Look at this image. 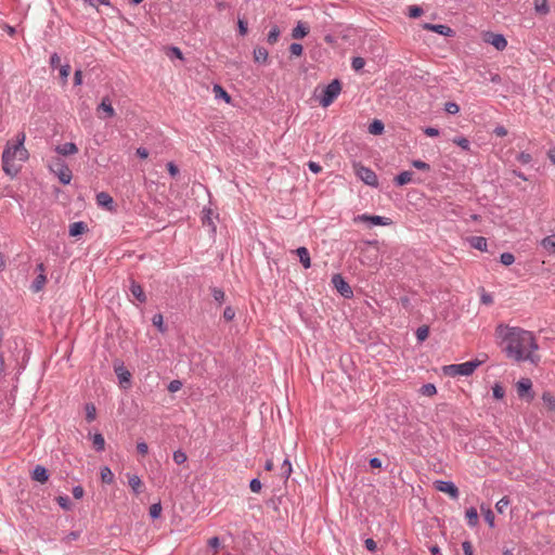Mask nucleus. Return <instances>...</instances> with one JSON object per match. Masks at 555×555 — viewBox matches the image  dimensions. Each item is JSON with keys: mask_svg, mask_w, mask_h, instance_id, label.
<instances>
[{"mask_svg": "<svg viewBox=\"0 0 555 555\" xmlns=\"http://www.w3.org/2000/svg\"><path fill=\"white\" fill-rule=\"evenodd\" d=\"M412 177H413V172L403 171L395 178V181L398 185H404L412 181Z\"/></svg>", "mask_w": 555, "mask_h": 555, "instance_id": "a878e982", "label": "nucleus"}, {"mask_svg": "<svg viewBox=\"0 0 555 555\" xmlns=\"http://www.w3.org/2000/svg\"><path fill=\"white\" fill-rule=\"evenodd\" d=\"M309 26L306 23L299 21L292 30V38L296 40L302 39L309 34Z\"/></svg>", "mask_w": 555, "mask_h": 555, "instance_id": "ddd939ff", "label": "nucleus"}, {"mask_svg": "<svg viewBox=\"0 0 555 555\" xmlns=\"http://www.w3.org/2000/svg\"><path fill=\"white\" fill-rule=\"evenodd\" d=\"M296 254L299 257V261L305 269H309L311 267V259L309 251L306 247H298L296 249Z\"/></svg>", "mask_w": 555, "mask_h": 555, "instance_id": "dca6fc26", "label": "nucleus"}, {"mask_svg": "<svg viewBox=\"0 0 555 555\" xmlns=\"http://www.w3.org/2000/svg\"><path fill=\"white\" fill-rule=\"evenodd\" d=\"M356 173L365 184L372 186L377 185V176L372 169L364 166H357Z\"/></svg>", "mask_w": 555, "mask_h": 555, "instance_id": "1a4fd4ad", "label": "nucleus"}, {"mask_svg": "<svg viewBox=\"0 0 555 555\" xmlns=\"http://www.w3.org/2000/svg\"><path fill=\"white\" fill-rule=\"evenodd\" d=\"M268 51L263 47H257L254 49V60L257 63H266L268 60Z\"/></svg>", "mask_w": 555, "mask_h": 555, "instance_id": "b1692460", "label": "nucleus"}, {"mask_svg": "<svg viewBox=\"0 0 555 555\" xmlns=\"http://www.w3.org/2000/svg\"><path fill=\"white\" fill-rule=\"evenodd\" d=\"M541 245L550 253L555 254V234L544 237Z\"/></svg>", "mask_w": 555, "mask_h": 555, "instance_id": "cd10ccee", "label": "nucleus"}, {"mask_svg": "<svg viewBox=\"0 0 555 555\" xmlns=\"http://www.w3.org/2000/svg\"><path fill=\"white\" fill-rule=\"evenodd\" d=\"M509 499L507 496H504L495 504V508L500 514H502L504 513L505 508L509 505Z\"/></svg>", "mask_w": 555, "mask_h": 555, "instance_id": "c03bdc74", "label": "nucleus"}, {"mask_svg": "<svg viewBox=\"0 0 555 555\" xmlns=\"http://www.w3.org/2000/svg\"><path fill=\"white\" fill-rule=\"evenodd\" d=\"M289 52L294 56H301L302 52H304V48L300 43L294 42L289 46Z\"/></svg>", "mask_w": 555, "mask_h": 555, "instance_id": "de8ad7c7", "label": "nucleus"}, {"mask_svg": "<svg viewBox=\"0 0 555 555\" xmlns=\"http://www.w3.org/2000/svg\"><path fill=\"white\" fill-rule=\"evenodd\" d=\"M496 333L502 338L503 349L509 359L516 362H538L539 358L533 353L538 344L531 332L501 324L496 327Z\"/></svg>", "mask_w": 555, "mask_h": 555, "instance_id": "f257e3e1", "label": "nucleus"}, {"mask_svg": "<svg viewBox=\"0 0 555 555\" xmlns=\"http://www.w3.org/2000/svg\"><path fill=\"white\" fill-rule=\"evenodd\" d=\"M249 488L253 492L258 493L261 490L260 480L257 478H254L249 483Z\"/></svg>", "mask_w": 555, "mask_h": 555, "instance_id": "052dcab7", "label": "nucleus"}, {"mask_svg": "<svg viewBox=\"0 0 555 555\" xmlns=\"http://www.w3.org/2000/svg\"><path fill=\"white\" fill-rule=\"evenodd\" d=\"M60 63H61V57L57 53H53L51 56H50V65L52 68H56L60 66Z\"/></svg>", "mask_w": 555, "mask_h": 555, "instance_id": "0e129e2a", "label": "nucleus"}, {"mask_svg": "<svg viewBox=\"0 0 555 555\" xmlns=\"http://www.w3.org/2000/svg\"><path fill=\"white\" fill-rule=\"evenodd\" d=\"M93 447L96 451H103L105 447V440L104 437L101 434H95L93 436Z\"/></svg>", "mask_w": 555, "mask_h": 555, "instance_id": "473e14b6", "label": "nucleus"}, {"mask_svg": "<svg viewBox=\"0 0 555 555\" xmlns=\"http://www.w3.org/2000/svg\"><path fill=\"white\" fill-rule=\"evenodd\" d=\"M182 387V383L178 379L171 380L168 385V390L170 392H177Z\"/></svg>", "mask_w": 555, "mask_h": 555, "instance_id": "4d7b16f0", "label": "nucleus"}, {"mask_svg": "<svg viewBox=\"0 0 555 555\" xmlns=\"http://www.w3.org/2000/svg\"><path fill=\"white\" fill-rule=\"evenodd\" d=\"M46 283H47L46 274L44 273H39L37 275V278L34 280V282L31 283L30 289L34 293H39L40 291H42V288L44 287Z\"/></svg>", "mask_w": 555, "mask_h": 555, "instance_id": "6ab92c4d", "label": "nucleus"}, {"mask_svg": "<svg viewBox=\"0 0 555 555\" xmlns=\"http://www.w3.org/2000/svg\"><path fill=\"white\" fill-rule=\"evenodd\" d=\"M481 511L483 512L485 520L488 522L490 527L494 526V514L490 508L485 509L483 506H481Z\"/></svg>", "mask_w": 555, "mask_h": 555, "instance_id": "ea45409f", "label": "nucleus"}, {"mask_svg": "<svg viewBox=\"0 0 555 555\" xmlns=\"http://www.w3.org/2000/svg\"><path fill=\"white\" fill-rule=\"evenodd\" d=\"M364 545H365L366 550H369L370 552H375L377 550L376 542L371 538H369L364 541Z\"/></svg>", "mask_w": 555, "mask_h": 555, "instance_id": "e2e57ef3", "label": "nucleus"}, {"mask_svg": "<svg viewBox=\"0 0 555 555\" xmlns=\"http://www.w3.org/2000/svg\"><path fill=\"white\" fill-rule=\"evenodd\" d=\"M55 150L60 155H63V156L73 155L78 152L77 145L73 142H67L63 145H59V146H56Z\"/></svg>", "mask_w": 555, "mask_h": 555, "instance_id": "2eb2a0df", "label": "nucleus"}, {"mask_svg": "<svg viewBox=\"0 0 555 555\" xmlns=\"http://www.w3.org/2000/svg\"><path fill=\"white\" fill-rule=\"evenodd\" d=\"M115 373L119 378L120 384L130 383L131 374L122 365L115 366Z\"/></svg>", "mask_w": 555, "mask_h": 555, "instance_id": "412c9836", "label": "nucleus"}, {"mask_svg": "<svg viewBox=\"0 0 555 555\" xmlns=\"http://www.w3.org/2000/svg\"><path fill=\"white\" fill-rule=\"evenodd\" d=\"M211 295L214 297V299L219 302L220 305L224 301L225 299V294L222 289L218 288V287H211Z\"/></svg>", "mask_w": 555, "mask_h": 555, "instance_id": "f704fd0d", "label": "nucleus"}, {"mask_svg": "<svg viewBox=\"0 0 555 555\" xmlns=\"http://www.w3.org/2000/svg\"><path fill=\"white\" fill-rule=\"evenodd\" d=\"M341 91V85L338 79H334L331 83H328L323 90V95L320 99V104L323 107H327L331 105L334 100L339 95Z\"/></svg>", "mask_w": 555, "mask_h": 555, "instance_id": "39448f33", "label": "nucleus"}, {"mask_svg": "<svg viewBox=\"0 0 555 555\" xmlns=\"http://www.w3.org/2000/svg\"><path fill=\"white\" fill-rule=\"evenodd\" d=\"M96 203L99 206L105 207L108 210H113V197L106 192H100L99 194H96Z\"/></svg>", "mask_w": 555, "mask_h": 555, "instance_id": "4468645a", "label": "nucleus"}, {"mask_svg": "<svg viewBox=\"0 0 555 555\" xmlns=\"http://www.w3.org/2000/svg\"><path fill=\"white\" fill-rule=\"evenodd\" d=\"M422 392L425 396H434L437 392V389L434 384H426L422 387Z\"/></svg>", "mask_w": 555, "mask_h": 555, "instance_id": "603ef678", "label": "nucleus"}, {"mask_svg": "<svg viewBox=\"0 0 555 555\" xmlns=\"http://www.w3.org/2000/svg\"><path fill=\"white\" fill-rule=\"evenodd\" d=\"M501 263L504 266H511L515 261V257L512 253H503L500 257Z\"/></svg>", "mask_w": 555, "mask_h": 555, "instance_id": "a19ab883", "label": "nucleus"}, {"mask_svg": "<svg viewBox=\"0 0 555 555\" xmlns=\"http://www.w3.org/2000/svg\"><path fill=\"white\" fill-rule=\"evenodd\" d=\"M452 141L454 144H456L457 146L465 151H468L470 147L469 141L464 137H455Z\"/></svg>", "mask_w": 555, "mask_h": 555, "instance_id": "e433bc0d", "label": "nucleus"}, {"mask_svg": "<svg viewBox=\"0 0 555 555\" xmlns=\"http://www.w3.org/2000/svg\"><path fill=\"white\" fill-rule=\"evenodd\" d=\"M535 10L539 13L546 14L548 12V5L546 0H534Z\"/></svg>", "mask_w": 555, "mask_h": 555, "instance_id": "58836bf2", "label": "nucleus"}, {"mask_svg": "<svg viewBox=\"0 0 555 555\" xmlns=\"http://www.w3.org/2000/svg\"><path fill=\"white\" fill-rule=\"evenodd\" d=\"M96 410L93 404L86 405V418L88 422H92L95 420Z\"/></svg>", "mask_w": 555, "mask_h": 555, "instance_id": "79ce46f5", "label": "nucleus"}, {"mask_svg": "<svg viewBox=\"0 0 555 555\" xmlns=\"http://www.w3.org/2000/svg\"><path fill=\"white\" fill-rule=\"evenodd\" d=\"M33 479L44 483L49 479L48 470L43 466L37 465L33 472Z\"/></svg>", "mask_w": 555, "mask_h": 555, "instance_id": "f3484780", "label": "nucleus"}, {"mask_svg": "<svg viewBox=\"0 0 555 555\" xmlns=\"http://www.w3.org/2000/svg\"><path fill=\"white\" fill-rule=\"evenodd\" d=\"M101 480L107 485L114 481V474L107 466L101 468Z\"/></svg>", "mask_w": 555, "mask_h": 555, "instance_id": "7c9ffc66", "label": "nucleus"}, {"mask_svg": "<svg viewBox=\"0 0 555 555\" xmlns=\"http://www.w3.org/2000/svg\"><path fill=\"white\" fill-rule=\"evenodd\" d=\"M280 35H281V30L279 28V26L276 25H273L271 27V30L269 31L268 34V37H267V41L269 44H274L278 42L279 38H280Z\"/></svg>", "mask_w": 555, "mask_h": 555, "instance_id": "c85d7f7f", "label": "nucleus"}, {"mask_svg": "<svg viewBox=\"0 0 555 555\" xmlns=\"http://www.w3.org/2000/svg\"><path fill=\"white\" fill-rule=\"evenodd\" d=\"M434 487L436 490L449 494L453 500L459 499V489L452 481L436 480Z\"/></svg>", "mask_w": 555, "mask_h": 555, "instance_id": "6e6552de", "label": "nucleus"}, {"mask_svg": "<svg viewBox=\"0 0 555 555\" xmlns=\"http://www.w3.org/2000/svg\"><path fill=\"white\" fill-rule=\"evenodd\" d=\"M544 405L552 412H555V396L551 392H544L542 396Z\"/></svg>", "mask_w": 555, "mask_h": 555, "instance_id": "c756f323", "label": "nucleus"}, {"mask_svg": "<svg viewBox=\"0 0 555 555\" xmlns=\"http://www.w3.org/2000/svg\"><path fill=\"white\" fill-rule=\"evenodd\" d=\"M59 505L64 508V509H69L70 508V502H69V499L67 496H59L56 499Z\"/></svg>", "mask_w": 555, "mask_h": 555, "instance_id": "13d9d810", "label": "nucleus"}, {"mask_svg": "<svg viewBox=\"0 0 555 555\" xmlns=\"http://www.w3.org/2000/svg\"><path fill=\"white\" fill-rule=\"evenodd\" d=\"M462 547L465 555H473V545L470 544V542H463Z\"/></svg>", "mask_w": 555, "mask_h": 555, "instance_id": "774afa93", "label": "nucleus"}, {"mask_svg": "<svg viewBox=\"0 0 555 555\" xmlns=\"http://www.w3.org/2000/svg\"><path fill=\"white\" fill-rule=\"evenodd\" d=\"M472 247L478 249V250H486L487 249V240L482 236H472L468 240Z\"/></svg>", "mask_w": 555, "mask_h": 555, "instance_id": "aec40b11", "label": "nucleus"}, {"mask_svg": "<svg viewBox=\"0 0 555 555\" xmlns=\"http://www.w3.org/2000/svg\"><path fill=\"white\" fill-rule=\"evenodd\" d=\"M517 159L519 163L526 165V164H529L532 159L531 155L529 153H526V152H521L518 156H517Z\"/></svg>", "mask_w": 555, "mask_h": 555, "instance_id": "bf43d9fd", "label": "nucleus"}, {"mask_svg": "<svg viewBox=\"0 0 555 555\" xmlns=\"http://www.w3.org/2000/svg\"><path fill=\"white\" fill-rule=\"evenodd\" d=\"M480 364H481V361L473 360V361H467V362L460 363V364L444 365L442 367V371L446 375L452 376V377L457 376V375L469 376L475 372V370Z\"/></svg>", "mask_w": 555, "mask_h": 555, "instance_id": "7ed1b4c3", "label": "nucleus"}, {"mask_svg": "<svg viewBox=\"0 0 555 555\" xmlns=\"http://www.w3.org/2000/svg\"><path fill=\"white\" fill-rule=\"evenodd\" d=\"M354 221L370 222L373 225H389L391 220L380 216L360 215L354 218Z\"/></svg>", "mask_w": 555, "mask_h": 555, "instance_id": "9b49d317", "label": "nucleus"}, {"mask_svg": "<svg viewBox=\"0 0 555 555\" xmlns=\"http://www.w3.org/2000/svg\"><path fill=\"white\" fill-rule=\"evenodd\" d=\"M235 317V311L232 307H227L223 311V318L227 321H232Z\"/></svg>", "mask_w": 555, "mask_h": 555, "instance_id": "680f3d73", "label": "nucleus"}, {"mask_svg": "<svg viewBox=\"0 0 555 555\" xmlns=\"http://www.w3.org/2000/svg\"><path fill=\"white\" fill-rule=\"evenodd\" d=\"M87 230V224L82 221L74 222L69 225V235L78 236Z\"/></svg>", "mask_w": 555, "mask_h": 555, "instance_id": "4be33fe9", "label": "nucleus"}, {"mask_svg": "<svg viewBox=\"0 0 555 555\" xmlns=\"http://www.w3.org/2000/svg\"><path fill=\"white\" fill-rule=\"evenodd\" d=\"M492 391L495 399H502L505 395L504 388L499 384L493 386Z\"/></svg>", "mask_w": 555, "mask_h": 555, "instance_id": "864d4df0", "label": "nucleus"}, {"mask_svg": "<svg viewBox=\"0 0 555 555\" xmlns=\"http://www.w3.org/2000/svg\"><path fill=\"white\" fill-rule=\"evenodd\" d=\"M160 513H162V504L160 503H155V504L151 505V507H150V516L153 519L158 518L160 516Z\"/></svg>", "mask_w": 555, "mask_h": 555, "instance_id": "a18cd8bd", "label": "nucleus"}, {"mask_svg": "<svg viewBox=\"0 0 555 555\" xmlns=\"http://www.w3.org/2000/svg\"><path fill=\"white\" fill-rule=\"evenodd\" d=\"M51 171L57 176L59 180L63 183V184H68L72 180V171L70 169L68 168V166L61 159V158H55L51 162V164L49 165Z\"/></svg>", "mask_w": 555, "mask_h": 555, "instance_id": "20e7f679", "label": "nucleus"}, {"mask_svg": "<svg viewBox=\"0 0 555 555\" xmlns=\"http://www.w3.org/2000/svg\"><path fill=\"white\" fill-rule=\"evenodd\" d=\"M332 284L337 289V292L344 296L345 298H350L353 295L352 288L350 285L344 280L340 274H334L332 278Z\"/></svg>", "mask_w": 555, "mask_h": 555, "instance_id": "423d86ee", "label": "nucleus"}, {"mask_svg": "<svg viewBox=\"0 0 555 555\" xmlns=\"http://www.w3.org/2000/svg\"><path fill=\"white\" fill-rule=\"evenodd\" d=\"M369 131L370 133L372 134H382L383 131H384V124L378 120V119H375L370 126H369Z\"/></svg>", "mask_w": 555, "mask_h": 555, "instance_id": "2f4dec72", "label": "nucleus"}, {"mask_svg": "<svg viewBox=\"0 0 555 555\" xmlns=\"http://www.w3.org/2000/svg\"><path fill=\"white\" fill-rule=\"evenodd\" d=\"M99 109H102L106 114L105 118L113 117L115 114V111L107 98L102 100L101 104L99 105Z\"/></svg>", "mask_w": 555, "mask_h": 555, "instance_id": "393cba45", "label": "nucleus"}, {"mask_svg": "<svg viewBox=\"0 0 555 555\" xmlns=\"http://www.w3.org/2000/svg\"><path fill=\"white\" fill-rule=\"evenodd\" d=\"M413 167L420 170L428 171L430 169L429 164L423 162V160H413L412 162Z\"/></svg>", "mask_w": 555, "mask_h": 555, "instance_id": "6e6d98bb", "label": "nucleus"}, {"mask_svg": "<svg viewBox=\"0 0 555 555\" xmlns=\"http://www.w3.org/2000/svg\"><path fill=\"white\" fill-rule=\"evenodd\" d=\"M130 292L132 294V296L138 299L140 302H145L146 301V296L143 292V288L140 284H138L135 281H132L131 282V285H130Z\"/></svg>", "mask_w": 555, "mask_h": 555, "instance_id": "a211bd4d", "label": "nucleus"}, {"mask_svg": "<svg viewBox=\"0 0 555 555\" xmlns=\"http://www.w3.org/2000/svg\"><path fill=\"white\" fill-rule=\"evenodd\" d=\"M214 93L216 95V98H222L225 100V102H230L231 98L230 95L227 93V91L219 85H215L214 86Z\"/></svg>", "mask_w": 555, "mask_h": 555, "instance_id": "72a5a7b5", "label": "nucleus"}, {"mask_svg": "<svg viewBox=\"0 0 555 555\" xmlns=\"http://www.w3.org/2000/svg\"><path fill=\"white\" fill-rule=\"evenodd\" d=\"M466 519H467V524L470 526V527H475L477 524H478V513H477V509L475 507H470L466 511Z\"/></svg>", "mask_w": 555, "mask_h": 555, "instance_id": "bb28decb", "label": "nucleus"}, {"mask_svg": "<svg viewBox=\"0 0 555 555\" xmlns=\"http://www.w3.org/2000/svg\"><path fill=\"white\" fill-rule=\"evenodd\" d=\"M79 538L78 531H72L69 532L63 540L65 543H70L72 541H75Z\"/></svg>", "mask_w": 555, "mask_h": 555, "instance_id": "338daca9", "label": "nucleus"}, {"mask_svg": "<svg viewBox=\"0 0 555 555\" xmlns=\"http://www.w3.org/2000/svg\"><path fill=\"white\" fill-rule=\"evenodd\" d=\"M428 334L429 330L427 326H421L416 331V337L420 341H424L428 337Z\"/></svg>", "mask_w": 555, "mask_h": 555, "instance_id": "3c124183", "label": "nucleus"}, {"mask_svg": "<svg viewBox=\"0 0 555 555\" xmlns=\"http://www.w3.org/2000/svg\"><path fill=\"white\" fill-rule=\"evenodd\" d=\"M423 14V9L418 5L409 7V16L411 18H417Z\"/></svg>", "mask_w": 555, "mask_h": 555, "instance_id": "8fccbe9b", "label": "nucleus"}, {"mask_svg": "<svg viewBox=\"0 0 555 555\" xmlns=\"http://www.w3.org/2000/svg\"><path fill=\"white\" fill-rule=\"evenodd\" d=\"M292 474V464L289 460L285 459L282 466H281V475L284 478H288Z\"/></svg>", "mask_w": 555, "mask_h": 555, "instance_id": "4c0bfd02", "label": "nucleus"}, {"mask_svg": "<svg viewBox=\"0 0 555 555\" xmlns=\"http://www.w3.org/2000/svg\"><path fill=\"white\" fill-rule=\"evenodd\" d=\"M483 41L493 46L498 51H503L507 47V40L501 34L488 31L483 35Z\"/></svg>", "mask_w": 555, "mask_h": 555, "instance_id": "0eeeda50", "label": "nucleus"}, {"mask_svg": "<svg viewBox=\"0 0 555 555\" xmlns=\"http://www.w3.org/2000/svg\"><path fill=\"white\" fill-rule=\"evenodd\" d=\"M128 483L135 494H140L142 492L143 483L139 476H137V475L130 476L128 479Z\"/></svg>", "mask_w": 555, "mask_h": 555, "instance_id": "5701e85b", "label": "nucleus"}, {"mask_svg": "<svg viewBox=\"0 0 555 555\" xmlns=\"http://www.w3.org/2000/svg\"><path fill=\"white\" fill-rule=\"evenodd\" d=\"M186 460H188V456H186V454L183 451L178 450V451L173 452V461L178 465L183 464L184 462H186Z\"/></svg>", "mask_w": 555, "mask_h": 555, "instance_id": "09e8293b", "label": "nucleus"}, {"mask_svg": "<svg viewBox=\"0 0 555 555\" xmlns=\"http://www.w3.org/2000/svg\"><path fill=\"white\" fill-rule=\"evenodd\" d=\"M152 322L153 325L159 330V332L164 333L166 331V326L164 325V318L162 314H155L152 319Z\"/></svg>", "mask_w": 555, "mask_h": 555, "instance_id": "c9c22d12", "label": "nucleus"}, {"mask_svg": "<svg viewBox=\"0 0 555 555\" xmlns=\"http://www.w3.org/2000/svg\"><path fill=\"white\" fill-rule=\"evenodd\" d=\"M83 493H85V491H83L82 487L76 486L73 488V495L75 499H77V500L81 499L83 496Z\"/></svg>", "mask_w": 555, "mask_h": 555, "instance_id": "69168bd1", "label": "nucleus"}, {"mask_svg": "<svg viewBox=\"0 0 555 555\" xmlns=\"http://www.w3.org/2000/svg\"><path fill=\"white\" fill-rule=\"evenodd\" d=\"M69 74H70V66L68 64L60 66V77H61L63 83L67 82Z\"/></svg>", "mask_w": 555, "mask_h": 555, "instance_id": "37998d69", "label": "nucleus"}, {"mask_svg": "<svg viewBox=\"0 0 555 555\" xmlns=\"http://www.w3.org/2000/svg\"><path fill=\"white\" fill-rule=\"evenodd\" d=\"M444 109L447 113L454 115V114L459 113L460 106L454 102H448L444 105Z\"/></svg>", "mask_w": 555, "mask_h": 555, "instance_id": "5fc2aeb1", "label": "nucleus"}, {"mask_svg": "<svg viewBox=\"0 0 555 555\" xmlns=\"http://www.w3.org/2000/svg\"><path fill=\"white\" fill-rule=\"evenodd\" d=\"M16 143H8L2 154V168L3 171L10 177H14L20 171V166L15 164V159L24 162L27 156V150L24 147L25 134L18 135Z\"/></svg>", "mask_w": 555, "mask_h": 555, "instance_id": "f03ea898", "label": "nucleus"}, {"mask_svg": "<svg viewBox=\"0 0 555 555\" xmlns=\"http://www.w3.org/2000/svg\"><path fill=\"white\" fill-rule=\"evenodd\" d=\"M423 27H424V29H427V30H430V31H434V33H437L439 35L447 36V37H451L454 34L453 29H451L450 27H448L446 25L426 23V24H424Z\"/></svg>", "mask_w": 555, "mask_h": 555, "instance_id": "f8f14e48", "label": "nucleus"}, {"mask_svg": "<svg viewBox=\"0 0 555 555\" xmlns=\"http://www.w3.org/2000/svg\"><path fill=\"white\" fill-rule=\"evenodd\" d=\"M365 65V61L363 57H360V56H357V57H353L352 59V62H351V67L356 70V72H359L360 69H362Z\"/></svg>", "mask_w": 555, "mask_h": 555, "instance_id": "49530a36", "label": "nucleus"}, {"mask_svg": "<svg viewBox=\"0 0 555 555\" xmlns=\"http://www.w3.org/2000/svg\"><path fill=\"white\" fill-rule=\"evenodd\" d=\"M517 393L520 398L531 401L533 399L532 382L529 378H521L516 384Z\"/></svg>", "mask_w": 555, "mask_h": 555, "instance_id": "9d476101", "label": "nucleus"}]
</instances>
